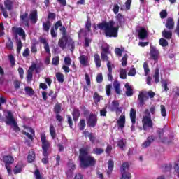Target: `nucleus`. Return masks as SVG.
Returning a JSON list of instances; mask_svg holds the SVG:
<instances>
[{
	"label": "nucleus",
	"mask_w": 179,
	"mask_h": 179,
	"mask_svg": "<svg viewBox=\"0 0 179 179\" xmlns=\"http://www.w3.org/2000/svg\"><path fill=\"white\" fill-rule=\"evenodd\" d=\"M138 37L140 40H145L148 37V31L145 28H141L138 30Z\"/></svg>",
	"instance_id": "nucleus-19"
},
{
	"label": "nucleus",
	"mask_w": 179,
	"mask_h": 179,
	"mask_svg": "<svg viewBox=\"0 0 179 179\" xmlns=\"http://www.w3.org/2000/svg\"><path fill=\"white\" fill-rule=\"evenodd\" d=\"M93 99H94L95 103H99V102H100V100H101V99H103V96L99 95V94L97 92H94Z\"/></svg>",
	"instance_id": "nucleus-42"
},
{
	"label": "nucleus",
	"mask_w": 179,
	"mask_h": 179,
	"mask_svg": "<svg viewBox=\"0 0 179 179\" xmlns=\"http://www.w3.org/2000/svg\"><path fill=\"white\" fill-rule=\"evenodd\" d=\"M56 78L60 83H63L64 80H65V76L61 72L56 73Z\"/></svg>",
	"instance_id": "nucleus-33"
},
{
	"label": "nucleus",
	"mask_w": 179,
	"mask_h": 179,
	"mask_svg": "<svg viewBox=\"0 0 179 179\" xmlns=\"http://www.w3.org/2000/svg\"><path fill=\"white\" fill-rule=\"evenodd\" d=\"M29 19L31 22H32L34 24L37 23V20H38L37 10H34L30 13Z\"/></svg>",
	"instance_id": "nucleus-20"
},
{
	"label": "nucleus",
	"mask_w": 179,
	"mask_h": 179,
	"mask_svg": "<svg viewBox=\"0 0 179 179\" xmlns=\"http://www.w3.org/2000/svg\"><path fill=\"white\" fill-rule=\"evenodd\" d=\"M24 128H25V131L22 130V134L24 135H26V136H27L29 139H31V141H33V136H31V134H32V135H34V130L31 127H24ZM29 132H30V134H29Z\"/></svg>",
	"instance_id": "nucleus-14"
},
{
	"label": "nucleus",
	"mask_w": 179,
	"mask_h": 179,
	"mask_svg": "<svg viewBox=\"0 0 179 179\" xmlns=\"http://www.w3.org/2000/svg\"><path fill=\"white\" fill-rule=\"evenodd\" d=\"M153 78L155 83H159L160 82V71L159 69H156L153 75Z\"/></svg>",
	"instance_id": "nucleus-26"
},
{
	"label": "nucleus",
	"mask_w": 179,
	"mask_h": 179,
	"mask_svg": "<svg viewBox=\"0 0 179 179\" xmlns=\"http://www.w3.org/2000/svg\"><path fill=\"white\" fill-rule=\"evenodd\" d=\"M117 125L119 128H124L125 127V115H121L117 120Z\"/></svg>",
	"instance_id": "nucleus-22"
},
{
	"label": "nucleus",
	"mask_w": 179,
	"mask_h": 179,
	"mask_svg": "<svg viewBox=\"0 0 179 179\" xmlns=\"http://www.w3.org/2000/svg\"><path fill=\"white\" fill-rule=\"evenodd\" d=\"M143 128L144 131H149L150 128H153V122L152 121V116H150V112L145 109L144 111V115L142 118Z\"/></svg>",
	"instance_id": "nucleus-3"
},
{
	"label": "nucleus",
	"mask_w": 179,
	"mask_h": 179,
	"mask_svg": "<svg viewBox=\"0 0 179 179\" xmlns=\"http://www.w3.org/2000/svg\"><path fill=\"white\" fill-rule=\"evenodd\" d=\"M101 57L102 61L104 62L105 61L107 62V64H108V62H111V61L108 60L109 57L107 55V53H104V52H101Z\"/></svg>",
	"instance_id": "nucleus-41"
},
{
	"label": "nucleus",
	"mask_w": 179,
	"mask_h": 179,
	"mask_svg": "<svg viewBox=\"0 0 179 179\" xmlns=\"http://www.w3.org/2000/svg\"><path fill=\"white\" fill-rule=\"evenodd\" d=\"M109 108L110 111H115L117 115H118V113H121L122 111L121 108H120V102H118V101H113Z\"/></svg>",
	"instance_id": "nucleus-10"
},
{
	"label": "nucleus",
	"mask_w": 179,
	"mask_h": 179,
	"mask_svg": "<svg viewBox=\"0 0 179 179\" xmlns=\"http://www.w3.org/2000/svg\"><path fill=\"white\" fill-rule=\"evenodd\" d=\"M143 68L145 71V76H147L149 73V72H150V70L149 69V64H148V62H144Z\"/></svg>",
	"instance_id": "nucleus-54"
},
{
	"label": "nucleus",
	"mask_w": 179,
	"mask_h": 179,
	"mask_svg": "<svg viewBox=\"0 0 179 179\" xmlns=\"http://www.w3.org/2000/svg\"><path fill=\"white\" fill-rule=\"evenodd\" d=\"M160 17L161 19H166V17H167V11L166 10H162L160 12Z\"/></svg>",
	"instance_id": "nucleus-62"
},
{
	"label": "nucleus",
	"mask_w": 179,
	"mask_h": 179,
	"mask_svg": "<svg viewBox=\"0 0 179 179\" xmlns=\"http://www.w3.org/2000/svg\"><path fill=\"white\" fill-rule=\"evenodd\" d=\"M171 83V82H170V80H164L162 81V86L164 88V90L165 92H167V90H169V87H167V85H170Z\"/></svg>",
	"instance_id": "nucleus-36"
},
{
	"label": "nucleus",
	"mask_w": 179,
	"mask_h": 179,
	"mask_svg": "<svg viewBox=\"0 0 179 179\" xmlns=\"http://www.w3.org/2000/svg\"><path fill=\"white\" fill-rule=\"evenodd\" d=\"M41 141L42 143V149L43 150V156L47 157L48 156V150L51 148V143L47 140V137L45 134H41Z\"/></svg>",
	"instance_id": "nucleus-6"
},
{
	"label": "nucleus",
	"mask_w": 179,
	"mask_h": 179,
	"mask_svg": "<svg viewBox=\"0 0 179 179\" xmlns=\"http://www.w3.org/2000/svg\"><path fill=\"white\" fill-rule=\"evenodd\" d=\"M3 162H5L6 167H8V166L13 164V162H15V159H13V157L10 155H6L3 157Z\"/></svg>",
	"instance_id": "nucleus-16"
},
{
	"label": "nucleus",
	"mask_w": 179,
	"mask_h": 179,
	"mask_svg": "<svg viewBox=\"0 0 179 179\" xmlns=\"http://www.w3.org/2000/svg\"><path fill=\"white\" fill-rule=\"evenodd\" d=\"M108 171L107 174L110 176L113 173V169H114V162L113 160H109L108 163Z\"/></svg>",
	"instance_id": "nucleus-28"
},
{
	"label": "nucleus",
	"mask_w": 179,
	"mask_h": 179,
	"mask_svg": "<svg viewBox=\"0 0 179 179\" xmlns=\"http://www.w3.org/2000/svg\"><path fill=\"white\" fill-rule=\"evenodd\" d=\"M78 59L82 66H89V57L87 55H80Z\"/></svg>",
	"instance_id": "nucleus-12"
},
{
	"label": "nucleus",
	"mask_w": 179,
	"mask_h": 179,
	"mask_svg": "<svg viewBox=\"0 0 179 179\" xmlns=\"http://www.w3.org/2000/svg\"><path fill=\"white\" fill-rule=\"evenodd\" d=\"M54 111L56 114H59V113H61V103H57L55 106Z\"/></svg>",
	"instance_id": "nucleus-51"
},
{
	"label": "nucleus",
	"mask_w": 179,
	"mask_h": 179,
	"mask_svg": "<svg viewBox=\"0 0 179 179\" xmlns=\"http://www.w3.org/2000/svg\"><path fill=\"white\" fill-rule=\"evenodd\" d=\"M174 169L178 177H179V161L176 162Z\"/></svg>",
	"instance_id": "nucleus-64"
},
{
	"label": "nucleus",
	"mask_w": 179,
	"mask_h": 179,
	"mask_svg": "<svg viewBox=\"0 0 179 179\" xmlns=\"http://www.w3.org/2000/svg\"><path fill=\"white\" fill-rule=\"evenodd\" d=\"M120 78H121V79H127V69H120Z\"/></svg>",
	"instance_id": "nucleus-38"
},
{
	"label": "nucleus",
	"mask_w": 179,
	"mask_h": 179,
	"mask_svg": "<svg viewBox=\"0 0 179 179\" xmlns=\"http://www.w3.org/2000/svg\"><path fill=\"white\" fill-rule=\"evenodd\" d=\"M25 92H26L27 94H29V96H33V94H34V91L30 87H26Z\"/></svg>",
	"instance_id": "nucleus-48"
},
{
	"label": "nucleus",
	"mask_w": 179,
	"mask_h": 179,
	"mask_svg": "<svg viewBox=\"0 0 179 179\" xmlns=\"http://www.w3.org/2000/svg\"><path fill=\"white\" fill-rule=\"evenodd\" d=\"M174 20L171 17L167 18L165 27L169 30H173L174 29Z\"/></svg>",
	"instance_id": "nucleus-18"
},
{
	"label": "nucleus",
	"mask_w": 179,
	"mask_h": 179,
	"mask_svg": "<svg viewBox=\"0 0 179 179\" xmlns=\"http://www.w3.org/2000/svg\"><path fill=\"white\" fill-rule=\"evenodd\" d=\"M50 27H51V22H50V21L43 23V29L44 31H46V33L50 31Z\"/></svg>",
	"instance_id": "nucleus-35"
},
{
	"label": "nucleus",
	"mask_w": 179,
	"mask_h": 179,
	"mask_svg": "<svg viewBox=\"0 0 179 179\" xmlns=\"http://www.w3.org/2000/svg\"><path fill=\"white\" fill-rule=\"evenodd\" d=\"M29 55H30V50L29 49V48H27L23 53H22V56L24 57L25 58H27V57H29Z\"/></svg>",
	"instance_id": "nucleus-61"
},
{
	"label": "nucleus",
	"mask_w": 179,
	"mask_h": 179,
	"mask_svg": "<svg viewBox=\"0 0 179 179\" xmlns=\"http://www.w3.org/2000/svg\"><path fill=\"white\" fill-rule=\"evenodd\" d=\"M125 145H127V142L124 141V140H120L119 141H117V146H119L120 149L124 150Z\"/></svg>",
	"instance_id": "nucleus-49"
},
{
	"label": "nucleus",
	"mask_w": 179,
	"mask_h": 179,
	"mask_svg": "<svg viewBox=\"0 0 179 179\" xmlns=\"http://www.w3.org/2000/svg\"><path fill=\"white\" fill-rule=\"evenodd\" d=\"M90 150V147L89 145H86L85 147H83L79 150V160H80V166L82 169H87V167H93L96 166V163L97 161L94 157L89 155V152Z\"/></svg>",
	"instance_id": "nucleus-1"
},
{
	"label": "nucleus",
	"mask_w": 179,
	"mask_h": 179,
	"mask_svg": "<svg viewBox=\"0 0 179 179\" xmlns=\"http://www.w3.org/2000/svg\"><path fill=\"white\" fill-rule=\"evenodd\" d=\"M85 127H86V122L85 121V120H81L79 122V128L80 131H83Z\"/></svg>",
	"instance_id": "nucleus-52"
},
{
	"label": "nucleus",
	"mask_w": 179,
	"mask_h": 179,
	"mask_svg": "<svg viewBox=\"0 0 179 179\" xmlns=\"http://www.w3.org/2000/svg\"><path fill=\"white\" fill-rule=\"evenodd\" d=\"M96 82L97 83H101L103 82V73H99L97 74Z\"/></svg>",
	"instance_id": "nucleus-59"
},
{
	"label": "nucleus",
	"mask_w": 179,
	"mask_h": 179,
	"mask_svg": "<svg viewBox=\"0 0 179 179\" xmlns=\"http://www.w3.org/2000/svg\"><path fill=\"white\" fill-rule=\"evenodd\" d=\"M159 45H162V47H167V45H169V42L167 41V40L163 38L159 39Z\"/></svg>",
	"instance_id": "nucleus-44"
},
{
	"label": "nucleus",
	"mask_w": 179,
	"mask_h": 179,
	"mask_svg": "<svg viewBox=\"0 0 179 179\" xmlns=\"http://www.w3.org/2000/svg\"><path fill=\"white\" fill-rule=\"evenodd\" d=\"M5 122L7 125L12 126V128L14 131H15V132H19V131H20V129L19 128V126H17V123L16 122L15 117H13V115H12V112L10 110L7 111Z\"/></svg>",
	"instance_id": "nucleus-5"
},
{
	"label": "nucleus",
	"mask_w": 179,
	"mask_h": 179,
	"mask_svg": "<svg viewBox=\"0 0 179 179\" xmlns=\"http://www.w3.org/2000/svg\"><path fill=\"white\" fill-rule=\"evenodd\" d=\"M161 114L162 117H166V115H167V113L166 111V106H164V105H161Z\"/></svg>",
	"instance_id": "nucleus-58"
},
{
	"label": "nucleus",
	"mask_w": 179,
	"mask_h": 179,
	"mask_svg": "<svg viewBox=\"0 0 179 179\" xmlns=\"http://www.w3.org/2000/svg\"><path fill=\"white\" fill-rule=\"evenodd\" d=\"M68 44V38L66 36H62L59 41L58 45L62 48V50H65L66 48V45Z\"/></svg>",
	"instance_id": "nucleus-15"
},
{
	"label": "nucleus",
	"mask_w": 179,
	"mask_h": 179,
	"mask_svg": "<svg viewBox=\"0 0 179 179\" xmlns=\"http://www.w3.org/2000/svg\"><path fill=\"white\" fill-rule=\"evenodd\" d=\"M111 89H113V85H108L106 86V92L107 96H110V94H111Z\"/></svg>",
	"instance_id": "nucleus-57"
},
{
	"label": "nucleus",
	"mask_w": 179,
	"mask_h": 179,
	"mask_svg": "<svg viewBox=\"0 0 179 179\" xmlns=\"http://www.w3.org/2000/svg\"><path fill=\"white\" fill-rule=\"evenodd\" d=\"M34 176H35L36 179H44L43 176H41V174L40 173V171H38V169H36L35 171Z\"/></svg>",
	"instance_id": "nucleus-55"
},
{
	"label": "nucleus",
	"mask_w": 179,
	"mask_h": 179,
	"mask_svg": "<svg viewBox=\"0 0 179 179\" xmlns=\"http://www.w3.org/2000/svg\"><path fill=\"white\" fill-rule=\"evenodd\" d=\"M104 52L105 54H110V46L108 45H105L102 47V52Z\"/></svg>",
	"instance_id": "nucleus-50"
},
{
	"label": "nucleus",
	"mask_w": 179,
	"mask_h": 179,
	"mask_svg": "<svg viewBox=\"0 0 179 179\" xmlns=\"http://www.w3.org/2000/svg\"><path fill=\"white\" fill-rule=\"evenodd\" d=\"M64 65H67V66H71V64H72V59H71V57L69 56H66L64 57Z\"/></svg>",
	"instance_id": "nucleus-43"
},
{
	"label": "nucleus",
	"mask_w": 179,
	"mask_h": 179,
	"mask_svg": "<svg viewBox=\"0 0 179 179\" xmlns=\"http://www.w3.org/2000/svg\"><path fill=\"white\" fill-rule=\"evenodd\" d=\"M67 45L71 51H73L75 50V41L71 38H69L67 39Z\"/></svg>",
	"instance_id": "nucleus-29"
},
{
	"label": "nucleus",
	"mask_w": 179,
	"mask_h": 179,
	"mask_svg": "<svg viewBox=\"0 0 179 179\" xmlns=\"http://www.w3.org/2000/svg\"><path fill=\"white\" fill-rule=\"evenodd\" d=\"M129 169V164L128 162H124L121 167V174L122 178L120 179H131V173L127 171Z\"/></svg>",
	"instance_id": "nucleus-7"
},
{
	"label": "nucleus",
	"mask_w": 179,
	"mask_h": 179,
	"mask_svg": "<svg viewBox=\"0 0 179 179\" xmlns=\"http://www.w3.org/2000/svg\"><path fill=\"white\" fill-rule=\"evenodd\" d=\"M95 65L97 68L101 66V59H100V55L99 54H95L94 56Z\"/></svg>",
	"instance_id": "nucleus-27"
},
{
	"label": "nucleus",
	"mask_w": 179,
	"mask_h": 179,
	"mask_svg": "<svg viewBox=\"0 0 179 179\" xmlns=\"http://www.w3.org/2000/svg\"><path fill=\"white\" fill-rule=\"evenodd\" d=\"M6 48H8V50H13V43L12 42V41H9L7 44H6Z\"/></svg>",
	"instance_id": "nucleus-63"
},
{
	"label": "nucleus",
	"mask_w": 179,
	"mask_h": 179,
	"mask_svg": "<svg viewBox=\"0 0 179 179\" xmlns=\"http://www.w3.org/2000/svg\"><path fill=\"white\" fill-rule=\"evenodd\" d=\"M40 41L42 44H43V48L45 52H47V54L50 55L51 52L50 50V45H48V43L47 42V39L44 38H41Z\"/></svg>",
	"instance_id": "nucleus-17"
},
{
	"label": "nucleus",
	"mask_w": 179,
	"mask_h": 179,
	"mask_svg": "<svg viewBox=\"0 0 179 179\" xmlns=\"http://www.w3.org/2000/svg\"><path fill=\"white\" fill-rule=\"evenodd\" d=\"M152 141H153V137H148L147 141L142 144V148L145 149V148H148V146H150V143H152Z\"/></svg>",
	"instance_id": "nucleus-37"
},
{
	"label": "nucleus",
	"mask_w": 179,
	"mask_h": 179,
	"mask_svg": "<svg viewBox=\"0 0 179 179\" xmlns=\"http://www.w3.org/2000/svg\"><path fill=\"white\" fill-rule=\"evenodd\" d=\"M92 153L94 155H101V153H104V150L100 148H95L93 149Z\"/></svg>",
	"instance_id": "nucleus-39"
},
{
	"label": "nucleus",
	"mask_w": 179,
	"mask_h": 179,
	"mask_svg": "<svg viewBox=\"0 0 179 179\" xmlns=\"http://www.w3.org/2000/svg\"><path fill=\"white\" fill-rule=\"evenodd\" d=\"M98 29L103 30L106 37H117L118 36L119 26L115 27V22L110 20L108 22H101L98 24Z\"/></svg>",
	"instance_id": "nucleus-2"
},
{
	"label": "nucleus",
	"mask_w": 179,
	"mask_h": 179,
	"mask_svg": "<svg viewBox=\"0 0 179 179\" xmlns=\"http://www.w3.org/2000/svg\"><path fill=\"white\" fill-rule=\"evenodd\" d=\"M85 28L87 31H90V29L92 28V22L90 21V20H87Z\"/></svg>",
	"instance_id": "nucleus-60"
},
{
	"label": "nucleus",
	"mask_w": 179,
	"mask_h": 179,
	"mask_svg": "<svg viewBox=\"0 0 179 179\" xmlns=\"http://www.w3.org/2000/svg\"><path fill=\"white\" fill-rule=\"evenodd\" d=\"M127 64H128V55L125 54L122 59V66H127Z\"/></svg>",
	"instance_id": "nucleus-46"
},
{
	"label": "nucleus",
	"mask_w": 179,
	"mask_h": 179,
	"mask_svg": "<svg viewBox=\"0 0 179 179\" xmlns=\"http://www.w3.org/2000/svg\"><path fill=\"white\" fill-rule=\"evenodd\" d=\"M87 124L92 128H94L97 124V116L96 115H90L88 119Z\"/></svg>",
	"instance_id": "nucleus-13"
},
{
	"label": "nucleus",
	"mask_w": 179,
	"mask_h": 179,
	"mask_svg": "<svg viewBox=\"0 0 179 179\" xmlns=\"http://www.w3.org/2000/svg\"><path fill=\"white\" fill-rule=\"evenodd\" d=\"M73 121H78L79 120V117L80 116V113L78 109H74L72 113Z\"/></svg>",
	"instance_id": "nucleus-34"
},
{
	"label": "nucleus",
	"mask_w": 179,
	"mask_h": 179,
	"mask_svg": "<svg viewBox=\"0 0 179 179\" xmlns=\"http://www.w3.org/2000/svg\"><path fill=\"white\" fill-rule=\"evenodd\" d=\"M150 59H153L155 62L159 61V50L156 49V48L151 46L150 47Z\"/></svg>",
	"instance_id": "nucleus-8"
},
{
	"label": "nucleus",
	"mask_w": 179,
	"mask_h": 179,
	"mask_svg": "<svg viewBox=\"0 0 179 179\" xmlns=\"http://www.w3.org/2000/svg\"><path fill=\"white\" fill-rule=\"evenodd\" d=\"M130 118L132 124H136V110L134 108L130 110Z\"/></svg>",
	"instance_id": "nucleus-24"
},
{
	"label": "nucleus",
	"mask_w": 179,
	"mask_h": 179,
	"mask_svg": "<svg viewBox=\"0 0 179 179\" xmlns=\"http://www.w3.org/2000/svg\"><path fill=\"white\" fill-rule=\"evenodd\" d=\"M34 71H36V72L38 73V72H40L41 69H40V67L37 66L36 64H34L29 67L28 71L33 73Z\"/></svg>",
	"instance_id": "nucleus-32"
},
{
	"label": "nucleus",
	"mask_w": 179,
	"mask_h": 179,
	"mask_svg": "<svg viewBox=\"0 0 179 179\" xmlns=\"http://www.w3.org/2000/svg\"><path fill=\"white\" fill-rule=\"evenodd\" d=\"M126 88V94L128 97H131L134 94V89H132V86L129 85V83L125 84Z\"/></svg>",
	"instance_id": "nucleus-21"
},
{
	"label": "nucleus",
	"mask_w": 179,
	"mask_h": 179,
	"mask_svg": "<svg viewBox=\"0 0 179 179\" xmlns=\"http://www.w3.org/2000/svg\"><path fill=\"white\" fill-rule=\"evenodd\" d=\"M22 47H23V45L22 44V41L18 40L17 41V52L20 53V50H22Z\"/></svg>",
	"instance_id": "nucleus-53"
},
{
	"label": "nucleus",
	"mask_w": 179,
	"mask_h": 179,
	"mask_svg": "<svg viewBox=\"0 0 179 179\" xmlns=\"http://www.w3.org/2000/svg\"><path fill=\"white\" fill-rule=\"evenodd\" d=\"M52 62L53 65H59V56H56L52 58Z\"/></svg>",
	"instance_id": "nucleus-56"
},
{
	"label": "nucleus",
	"mask_w": 179,
	"mask_h": 179,
	"mask_svg": "<svg viewBox=\"0 0 179 179\" xmlns=\"http://www.w3.org/2000/svg\"><path fill=\"white\" fill-rule=\"evenodd\" d=\"M12 31L13 34H15L16 36L18 35L20 37H22V40H25L26 33L24 32V30H23L21 27H13L12 28Z\"/></svg>",
	"instance_id": "nucleus-9"
},
{
	"label": "nucleus",
	"mask_w": 179,
	"mask_h": 179,
	"mask_svg": "<svg viewBox=\"0 0 179 179\" xmlns=\"http://www.w3.org/2000/svg\"><path fill=\"white\" fill-rule=\"evenodd\" d=\"M34 159H36V154L34 153V151H30L27 157V161L29 163H33V162H34Z\"/></svg>",
	"instance_id": "nucleus-31"
},
{
	"label": "nucleus",
	"mask_w": 179,
	"mask_h": 179,
	"mask_svg": "<svg viewBox=\"0 0 179 179\" xmlns=\"http://www.w3.org/2000/svg\"><path fill=\"white\" fill-rule=\"evenodd\" d=\"M4 5L6 6V8L8 10H10V9H12V1L10 0H6L4 1Z\"/></svg>",
	"instance_id": "nucleus-45"
},
{
	"label": "nucleus",
	"mask_w": 179,
	"mask_h": 179,
	"mask_svg": "<svg viewBox=\"0 0 179 179\" xmlns=\"http://www.w3.org/2000/svg\"><path fill=\"white\" fill-rule=\"evenodd\" d=\"M122 51H124V48H116L115 49V53L117 57H122Z\"/></svg>",
	"instance_id": "nucleus-40"
},
{
	"label": "nucleus",
	"mask_w": 179,
	"mask_h": 179,
	"mask_svg": "<svg viewBox=\"0 0 179 179\" xmlns=\"http://www.w3.org/2000/svg\"><path fill=\"white\" fill-rule=\"evenodd\" d=\"M107 69H108V80H113V68H115L114 64L111 62H108L107 64Z\"/></svg>",
	"instance_id": "nucleus-11"
},
{
	"label": "nucleus",
	"mask_w": 179,
	"mask_h": 179,
	"mask_svg": "<svg viewBox=\"0 0 179 179\" xmlns=\"http://www.w3.org/2000/svg\"><path fill=\"white\" fill-rule=\"evenodd\" d=\"M113 87L117 94H121V85L120 84V83L117 81L113 83Z\"/></svg>",
	"instance_id": "nucleus-30"
},
{
	"label": "nucleus",
	"mask_w": 179,
	"mask_h": 179,
	"mask_svg": "<svg viewBox=\"0 0 179 179\" xmlns=\"http://www.w3.org/2000/svg\"><path fill=\"white\" fill-rule=\"evenodd\" d=\"M162 34V37H164L166 40H170L171 37H173V32H171V31H167L166 29H164Z\"/></svg>",
	"instance_id": "nucleus-25"
},
{
	"label": "nucleus",
	"mask_w": 179,
	"mask_h": 179,
	"mask_svg": "<svg viewBox=\"0 0 179 179\" xmlns=\"http://www.w3.org/2000/svg\"><path fill=\"white\" fill-rule=\"evenodd\" d=\"M50 132L52 139H55L57 134H55V129L54 128L53 125H50Z\"/></svg>",
	"instance_id": "nucleus-47"
},
{
	"label": "nucleus",
	"mask_w": 179,
	"mask_h": 179,
	"mask_svg": "<svg viewBox=\"0 0 179 179\" xmlns=\"http://www.w3.org/2000/svg\"><path fill=\"white\" fill-rule=\"evenodd\" d=\"M156 96V94L153 91H141L139 92L138 100L139 101L140 107L145 106V101L150 99H153Z\"/></svg>",
	"instance_id": "nucleus-4"
},
{
	"label": "nucleus",
	"mask_w": 179,
	"mask_h": 179,
	"mask_svg": "<svg viewBox=\"0 0 179 179\" xmlns=\"http://www.w3.org/2000/svg\"><path fill=\"white\" fill-rule=\"evenodd\" d=\"M23 167H24V166L23 165V163L22 162L18 163L13 170L14 174H19V173H22V170H23Z\"/></svg>",
	"instance_id": "nucleus-23"
}]
</instances>
